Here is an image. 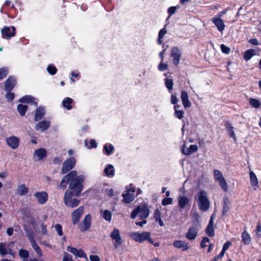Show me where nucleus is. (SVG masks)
I'll list each match as a JSON object with an SVG mask.
<instances>
[{
    "label": "nucleus",
    "mask_w": 261,
    "mask_h": 261,
    "mask_svg": "<svg viewBox=\"0 0 261 261\" xmlns=\"http://www.w3.org/2000/svg\"><path fill=\"white\" fill-rule=\"evenodd\" d=\"M84 180L83 175H77L76 171L73 170L65 175L62 179L60 187L62 189L66 187L68 183L69 184V188L74 196H79L83 189V182Z\"/></svg>",
    "instance_id": "obj_1"
},
{
    "label": "nucleus",
    "mask_w": 261,
    "mask_h": 261,
    "mask_svg": "<svg viewBox=\"0 0 261 261\" xmlns=\"http://www.w3.org/2000/svg\"><path fill=\"white\" fill-rule=\"evenodd\" d=\"M195 199L198 201L199 208L201 211L205 212L209 209L210 203L207 194L204 190H200L195 196Z\"/></svg>",
    "instance_id": "obj_2"
},
{
    "label": "nucleus",
    "mask_w": 261,
    "mask_h": 261,
    "mask_svg": "<svg viewBox=\"0 0 261 261\" xmlns=\"http://www.w3.org/2000/svg\"><path fill=\"white\" fill-rule=\"evenodd\" d=\"M149 214V210L148 205L144 203L142 205L138 206L134 209L131 213L130 217L132 219H134L138 215L141 219H146L147 218Z\"/></svg>",
    "instance_id": "obj_3"
},
{
    "label": "nucleus",
    "mask_w": 261,
    "mask_h": 261,
    "mask_svg": "<svg viewBox=\"0 0 261 261\" xmlns=\"http://www.w3.org/2000/svg\"><path fill=\"white\" fill-rule=\"evenodd\" d=\"M73 194L71 191L67 190L64 194V202L65 205L69 208H73L77 206L80 203V200L73 197Z\"/></svg>",
    "instance_id": "obj_4"
},
{
    "label": "nucleus",
    "mask_w": 261,
    "mask_h": 261,
    "mask_svg": "<svg viewBox=\"0 0 261 261\" xmlns=\"http://www.w3.org/2000/svg\"><path fill=\"white\" fill-rule=\"evenodd\" d=\"M130 237L134 241L139 243L147 241L149 243H153V239L150 237V233L148 231H143L141 233L134 232L130 234Z\"/></svg>",
    "instance_id": "obj_5"
},
{
    "label": "nucleus",
    "mask_w": 261,
    "mask_h": 261,
    "mask_svg": "<svg viewBox=\"0 0 261 261\" xmlns=\"http://www.w3.org/2000/svg\"><path fill=\"white\" fill-rule=\"evenodd\" d=\"M214 178L219 181L220 186L222 188L224 192L228 191V186L226 180L222 175V173L218 170H214Z\"/></svg>",
    "instance_id": "obj_6"
},
{
    "label": "nucleus",
    "mask_w": 261,
    "mask_h": 261,
    "mask_svg": "<svg viewBox=\"0 0 261 261\" xmlns=\"http://www.w3.org/2000/svg\"><path fill=\"white\" fill-rule=\"evenodd\" d=\"M84 212V207L81 206L71 213V220L73 224H76L79 222Z\"/></svg>",
    "instance_id": "obj_7"
},
{
    "label": "nucleus",
    "mask_w": 261,
    "mask_h": 261,
    "mask_svg": "<svg viewBox=\"0 0 261 261\" xmlns=\"http://www.w3.org/2000/svg\"><path fill=\"white\" fill-rule=\"evenodd\" d=\"M181 51L177 47H173L171 51V57L172 58L173 64L177 66L180 61V58L181 57Z\"/></svg>",
    "instance_id": "obj_8"
},
{
    "label": "nucleus",
    "mask_w": 261,
    "mask_h": 261,
    "mask_svg": "<svg viewBox=\"0 0 261 261\" xmlns=\"http://www.w3.org/2000/svg\"><path fill=\"white\" fill-rule=\"evenodd\" d=\"M76 160L75 159L71 158L66 160L63 165L61 170L62 174H65L68 171L72 169L75 166Z\"/></svg>",
    "instance_id": "obj_9"
},
{
    "label": "nucleus",
    "mask_w": 261,
    "mask_h": 261,
    "mask_svg": "<svg viewBox=\"0 0 261 261\" xmlns=\"http://www.w3.org/2000/svg\"><path fill=\"white\" fill-rule=\"evenodd\" d=\"M67 250L72 253L75 257L84 258L88 261V258L86 253L82 249H77L74 247L68 246L67 247Z\"/></svg>",
    "instance_id": "obj_10"
},
{
    "label": "nucleus",
    "mask_w": 261,
    "mask_h": 261,
    "mask_svg": "<svg viewBox=\"0 0 261 261\" xmlns=\"http://www.w3.org/2000/svg\"><path fill=\"white\" fill-rule=\"evenodd\" d=\"M34 197L38 203L43 204L46 202L48 199V194L45 191L37 192L34 194Z\"/></svg>",
    "instance_id": "obj_11"
},
{
    "label": "nucleus",
    "mask_w": 261,
    "mask_h": 261,
    "mask_svg": "<svg viewBox=\"0 0 261 261\" xmlns=\"http://www.w3.org/2000/svg\"><path fill=\"white\" fill-rule=\"evenodd\" d=\"M7 145L12 149L17 148L19 144V139L14 136H12L6 139Z\"/></svg>",
    "instance_id": "obj_12"
},
{
    "label": "nucleus",
    "mask_w": 261,
    "mask_h": 261,
    "mask_svg": "<svg viewBox=\"0 0 261 261\" xmlns=\"http://www.w3.org/2000/svg\"><path fill=\"white\" fill-rule=\"evenodd\" d=\"M46 154L47 152L45 149L42 148H39L34 152L33 158L35 161H41L46 157Z\"/></svg>",
    "instance_id": "obj_13"
},
{
    "label": "nucleus",
    "mask_w": 261,
    "mask_h": 261,
    "mask_svg": "<svg viewBox=\"0 0 261 261\" xmlns=\"http://www.w3.org/2000/svg\"><path fill=\"white\" fill-rule=\"evenodd\" d=\"M91 218L90 215H87L83 222L80 225V228L81 231H85L87 230L91 224Z\"/></svg>",
    "instance_id": "obj_14"
},
{
    "label": "nucleus",
    "mask_w": 261,
    "mask_h": 261,
    "mask_svg": "<svg viewBox=\"0 0 261 261\" xmlns=\"http://www.w3.org/2000/svg\"><path fill=\"white\" fill-rule=\"evenodd\" d=\"M180 98L185 108H190L191 106V102L189 100V95L186 91H181Z\"/></svg>",
    "instance_id": "obj_15"
},
{
    "label": "nucleus",
    "mask_w": 261,
    "mask_h": 261,
    "mask_svg": "<svg viewBox=\"0 0 261 261\" xmlns=\"http://www.w3.org/2000/svg\"><path fill=\"white\" fill-rule=\"evenodd\" d=\"M198 233V229L195 226H192L188 229L187 232L185 234V237L189 240H194Z\"/></svg>",
    "instance_id": "obj_16"
},
{
    "label": "nucleus",
    "mask_w": 261,
    "mask_h": 261,
    "mask_svg": "<svg viewBox=\"0 0 261 261\" xmlns=\"http://www.w3.org/2000/svg\"><path fill=\"white\" fill-rule=\"evenodd\" d=\"M122 197L123 199L121 202L125 204H129L135 200L136 196L134 193L126 192L125 193L122 194Z\"/></svg>",
    "instance_id": "obj_17"
},
{
    "label": "nucleus",
    "mask_w": 261,
    "mask_h": 261,
    "mask_svg": "<svg viewBox=\"0 0 261 261\" xmlns=\"http://www.w3.org/2000/svg\"><path fill=\"white\" fill-rule=\"evenodd\" d=\"M13 245V243H11L8 245H6L5 244L1 243L0 244V253L2 255H5L7 254H10L11 255H14L12 252L11 250L10 249V247Z\"/></svg>",
    "instance_id": "obj_18"
},
{
    "label": "nucleus",
    "mask_w": 261,
    "mask_h": 261,
    "mask_svg": "<svg viewBox=\"0 0 261 261\" xmlns=\"http://www.w3.org/2000/svg\"><path fill=\"white\" fill-rule=\"evenodd\" d=\"M29 240L31 244L32 248L36 252L38 256L41 257L43 255L42 251L33 238L31 236H29Z\"/></svg>",
    "instance_id": "obj_19"
},
{
    "label": "nucleus",
    "mask_w": 261,
    "mask_h": 261,
    "mask_svg": "<svg viewBox=\"0 0 261 261\" xmlns=\"http://www.w3.org/2000/svg\"><path fill=\"white\" fill-rule=\"evenodd\" d=\"M173 246L176 248H181L182 251H185L190 248L188 243L181 240H175L173 243Z\"/></svg>",
    "instance_id": "obj_20"
},
{
    "label": "nucleus",
    "mask_w": 261,
    "mask_h": 261,
    "mask_svg": "<svg viewBox=\"0 0 261 261\" xmlns=\"http://www.w3.org/2000/svg\"><path fill=\"white\" fill-rule=\"evenodd\" d=\"M230 202L227 197H224L222 201V216H224L227 214L230 210Z\"/></svg>",
    "instance_id": "obj_21"
},
{
    "label": "nucleus",
    "mask_w": 261,
    "mask_h": 261,
    "mask_svg": "<svg viewBox=\"0 0 261 261\" xmlns=\"http://www.w3.org/2000/svg\"><path fill=\"white\" fill-rule=\"evenodd\" d=\"M178 206L181 209L185 208L189 203V199L185 196H179L178 198Z\"/></svg>",
    "instance_id": "obj_22"
},
{
    "label": "nucleus",
    "mask_w": 261,
    "mask_h": 261,
    "mask_svg": "<svg viewBox=\"0 0 261 261\" xmlns=\"http://www.w3.org/2000/svg\"><path fill=\"white\" fill-rule=\"evenodd\" d=\"M16 84V80L14 77H9L5 83V89L6 91L11 90Z\"/></svg>",
    "instance_id": "obj_23"
},
{
    "label": "nucleus",
    "mask_w": 261,
    "mask_h": 261,
    "mask_svg": "<svg viewBox=\"0 0 261 261\" xmlns=\"http://www.w3.org/2000/svg\"><path fill=\"white\" fill-rule=\"evenodd\" d=\"M29 192V188L24 184H21L17 187L16 194L19 196H23Z\"/></svg>",
    "instance_id": "obj_24"
},
{
    "label": "nucleus",
    "mask_w": 261,
    "mask_h": 261,
    "mask_svg": "<svg viewBox=\"0 0 261 261\" xmlns=\"http://www.w3.org/2000/svg\"><path fill=\"white\" fill-rule=\"evenodd\" d=\"M212 21L217 27L220 32L223 31L225 25L223 20L221 18L215 17L212 19Z\"/></svg>",
    "instance_id": "obj_25"
},
{
    "label": "nucleus",
    "mask_w": 261,
    "mask_h": 261,
    "mask_svg": "<svg viewBox=\"0 0 261 261\" xmlns=\"http://www.w3.org/2000/svg\"><path fill=\"white\" fill-rule=\"evenodd\" d=\"M50 126V122L48 121H43L38 123L35 126L36 130L44 131L47 129Z\"/></svg>",
    "instance_id": "obj_26"
},
{
    "label": "nucleus",
    "mask_w": 261,
    "mask_h": 261,
    "mask_svg": "<svg viewBox=\"0 0 261 261\" xmlns=\"http://www.w3.org/2000/svg\"><path fill=\"white\" fill-rule=\"evenodd\" d=\"M198 150V147L196 145H191L190 147L187 148V151H185V146H183L182 148V153L185 155H190L193 152H195Z\"/></svg>",
    "instance_id": "obj_27"
},
{
    "label": "nucleus",
    "mask_w": 261,
    "mask_h": 261,
    "mask_svg": "<svg viewBox=\"0 0 261 261\" xmlns=\"http://www.w3.org/2000/svg\"><path fill=\"white\" fill-rule=\"evenodd\" d=\"M249 175L251 185L255 188L257 187L258 186V180L255 174L253 171H250Z\"/></svg>",
    "instance_id": "obj_28"
},
{
    "label": "nucleus",
    "mask_w": 261,
    "mask_h": 261,
    "mask_svg": "<svg viewBox=\"0 0 261 261\" xmlns=\"http://www.w3.org/2000/svg\"><path fill=\"white\" fill-rule=\"evenodd\" d=\"M242 240L245 245H249L251 243V237L250 234L246 230L242 232L241 234Z\"/></svg>",
    "instance_id": "obj_29"
},
{
    "label": "nucleus",
    "mask_w": 261,
    "mask_h": 261,
    "mask_svg": "<svg viewBox=\"0 0 261 261\" xmlns=\"http://www.w3.org/2000/svg\"><path fill=\"white\" fill-rule=\"evenodd\" d=\"M255 55V50L249 49L246 50L243 54V58L246 61H249L253 56Z\"/></svg>",
    "instance_id": "obj_30"
},
{
    "label": "nucleus",
    "mask_w": 261,
    "mask_h": 261,
    "mask_svg": "<svg viewBox=\"0 0 261 261\" xmlns=\"http://www.w3.org/2000/svg\"><path fill=\"white\" fill-rule=\"evenodd\" d=\"M45 114L44 110L42 107H39L36 112L35 115V120L38 121L40 120Z\"/></svg>",
    "instance_id": "obj_31"
},
{
    "label": "nucleus",
    "mask_w": 261,
    "mask_h": 261,
    "mask_svg": "<svg viewBox=\"0 0 261 261\" xmlns=\"http://www.w3.org/2000/svg\"><path fill=\"white\" fill-rule=\"evenodd\" d=\"M248 101L250 105L255 109H258L261 106L260 101L256 98L250 97L248 99Z\"/></svg>",
    "instance_id": "obj_32"
},
{
    "label": "nucleus",
    "mask_w": 261,
    "mask_h": 261,
    "mask_svg": "<svg viewBox=\"0 0 261 261\" xmlns=\"http://www.w3.org/2000/svg\"><path fill=\"white\" fill-rule=\"evenodd\" d=\"M73 100L71 98L66 97L63 100L62 105L67 110H70L72 108L71 104Z\"/></svg>",
    "instance_id": "obj_33"
},
{
    "label": "nucleus",
    "mask_w": 261,
    "mask_h": 261,
    "mask_svg": "<svg viewBox=\"0 0 261 261\" xmlns=\"http://www.w3.org/2000/svg\"><path fill=\"white\" fill-rule=\"evenodd\" d=\"M105 174L109 177H112L114 175V167L112 165H107L104 170Z\"/></svg>",
    "instance_id": "obj_34"
},
{
    "label": "nucleus",
    "mask_w": 261,
    "mask_h": 261,
    "mask_svg": "<svg viewBox=\"0 0 261 261\" xmlns=\"http://www.w3.org/2000/svg\"><path fill=\"white\" fill-rule=\"evenodd\" d=\"M102 217L106 220L110 221L112 219V213L108 210L101 211L100 212Z\"/></svg>",
    "instance_id": "obj_35"
},
{
    "label": "nucleus",
    "mask_w": 261,
    "mask_h": 261,
    "mask_svg": "<svg viewBox=\"0 0 261 261\" xmlns=\"http://www.w3.org/2000/svg\"><path fill=\"white\" fill-rule=\"evenodd\" d=\"M205 232L208 237H214L215 236V228L214 226L207 225L205 229Z\"/></svg>",
    "instance_id": "obj_36"
},
{
    "label": "nucleus",
    "mask_w": 261,
    "mask_h": 261,
    "mask_svg": "<svg viewBox=\"0 0 261 261\" xmlns=\"http://www.w3.org/2000/svg\"><path fill=\"white\" fill-rule=\"evenodd\" d=\"M28 107L26 105L19 104L17 106V110L20 115L22 116L24 115Z\"/></svg>",
    "instance_id": "obj_37"
},
{
    "label": "nucleus",
    "mask_w": 261,
    "mask_h": 261,
    "mask_svg": "<svg viewBox=\"0 0 261 261\" xmlns=\"http://www.w3.org/2000/svg\"><path fill=\"white\" fill-rule=\"evenodd\" d=\"M34 98L29 95L24 96L19 99V101L23 103H29L33 102Z\"/></svg>",
    "instance_id": "obj_38"
},
{
    "label": "nucleus",
    "mask_w": 261,
    "mask_h": 261,
    "mask_svg": "<svg viewBox=\"0 0 261 261\" xmlns=\"http://www.w3.org/2000/svg\"><path fill=\"white\" fill-rule=\"evenodd\" d=\"M123 241L120 236L119 230L115 229V247L116 246V245H121Z\"/></svg>",
    "instance_id": "obj_39"
},
{
    "label": "nucleus",
    "mask_w": 261,
    "mask_h": 261,
    "mask_svg": "<svg viewBox=\"0 0 261 261\" xmlns=\"http://www.w3.org/2000/svg\"><path fill=\"white\" fill-rule=\"evenodd\" d=\"M166 88L169 90H172L173 89V82L171 79L166 78L164 80Z\"/></svg>",
    "instance_id": "obj_40"
},
{
    "label": "nucleus",
    "mask_w": 261,
    "mask_h": 261,
    "mask_svg": "<svg viewBox=\"0 0 261 261\" xmlns=\"http://www.w3.org/2000/svg\"><path fill=\"white\" fill-rule=\"evenodd\" d=\"M113 149V146L112 145L107 144L104 146L103 151L106 154L109 155L112 152Z\"/></svg>",
    "instance_id": "obj_41"
},
{
    "label": "nucleus",
    "mask_w": 261,
    "mask_h": 261,
    "mask_svg": "<svg viewBox=\"0 0 261 261\" xmlns=\"http://www.w3.org/2000/svg\"><path fill=\"white\" fill-rule=\"evenodd\" d=\"M15 30L14 27H5L1 30V33H14Z\"/></svg>",
    "instance_id": "obj_42"
},
{
    "label": "nucleus",
    "mask_w": 261,
    "mask_h": 261,
    "mask_svg": "<svg viewBox=\"0 0 261 261\" xmlns=\"http://www.w3.org/2000/svg\"><path fill=\"white\" fill-rule=\"evenodd\" d=\"M179 8V6H178L170 7L167 10V13L169 15V17H170L171 15L174 14L176 12L177 9Z\"/></svg>",
    "instance_id": "obj_43"
},
{
    "label": "nucleus",
    "mask_w": 261,
    "mask_h": 261,
    "mask_svg": "<svg viewBox=\"0 0 261 261\" xmlns=\"http://www.w3.org/2000/svg\"><path fill=\"white\" fill-rule=\"evenodd\" d=\"M255 231L256 236L258 238H261V223L260 221L257 223Z\"/></svg>",
    "instance_id": "obj_44"
},
{
    "label": "nucleus",
    "mask_w": 261,
    "mask_h": 261,
    "mask_svg": "<svg viewBox=\"0 0 261 261\" xmlns=\"http://www.w3.org/2000/svg\"><path fill=\"white\" fill-rule=\"evenodd\" d=\"M224 126L227 131L230 133L233 131V127L229 121H226L224 122Z\"/></svg>",
    "instance_id": "obj_45"
},
{
    "label": "nucleus",
    "mask_w": 261,
    "mask_h": 261,
    "mask_svg": "<svg viewBox=\"0 0 261 261\" xmlns=\"http://www.w3.org/2000/svg\"><path fill=\"white\" fill-rule=\"evenodd\" d=\"M8 73V69L7 68H2L0 69V80L4 79Z\"/></svg>",
    "instance_id": "obj_46"
},
{
    "label": "nucleus",
    "mask_w": 261,
    "mask_h": 261,
    "mask_svg": "<svg viewBox=\"0 0 261 261\" xmlns=\"http://www.w3.org/2000/svg\"><path fill=\"white\" fill-rule=\"evenodd\" d=\"M125 189L126 192L128 193L134 194L136 191V187L133 184H130L128 186H126Z\"/></svg>",
    "instance_id": "obj_47"
},
{
    "label": "nucleus",
    "mask_w": 261,
    "mask_h": 261,
    "mask_svg": "<svg viewBox=\"0 0 261 261\" xmlns=\"http://www.w3.org/2000/svg\"><path fill=\"white\" fill-rule=\"evenodd\" d=\"M47 71L51 75L55 74L57 72L56 67L53 65H49L47 67Z\"/></svg>",
    "instance_id": "obj_48"
},
{
    "label": "nucleus",
    "mask_w": 261,
    "mask_h": 261,
    "mask_svg": "<svg viewBox=\"0 0 261 261\" xmlns=\"http://www.w3.org/2000/svg\"><path fill=\"white\" fill-rule=\"evenodd\" d=\"M19 255L21 257L23 258V259H28L29 252L26 250L20 249L19 251Z\"/></svg>",
    "instance_id": "obj_49"
},
{
    "label": "nucleus",
    "mask_w": 261,
    "mask_h": 261,
    "mask_svg": "<svg viewBox=\"0 0 261 261\" xmlns=\"http://www.w3.org/2000/svg\"><path fill=\"white\" fill-rule=\"evenodd\" d=\"M184 112L182 110H175L174 116L179 119H181L184 117Z\"/></svg>",
    "instance_id": "obj_50"
},
{
    "label": "nucleus",
    "mask_w": 261,
    "mask_h": 261,
    "mask_svg": "<svg viewBox=\"0 0 261 261\" xmlns=\"http://www.w3.org/2000/svg\"><path fill=\"white\" fill-rule=\"evenodd\" d=\"M172 198H165L162 200V204L164 206H166L167 205H169L172 204Z\"/></svg>",
    "instance_id": "obj_51"
},
{
    "label": "nucleus",
    "mask_w": 261,
    "mask_h": 261,
    "mask_svg": "<svg viewBox=\"0 0 261 261\" xmlns=\"http://www.w3.org/2000/svg\"><path fill=\"white\" fill-rule=\"evenodd\" d=\"M210 240L208 238H207V237H204L202 238L201 242H200V247L202 249L205 248V247L206 246L205 243H208L210 242Z\"/></svg>",
    "instance_id": "obj_52"
},
{
    "label": "nucleus",
    "mask_w": 261,
    "mask_h": 261,
    "mask_svg": "<svg viewBox=\"0 0 261 261\" xmlns=\"http://www.w3.org/2000/svg\"><path fill=\"white\" fill-rule=\"evenodd\" d=\"M168 68V65L166 63L161 62L159 64L158 66V69L161 71H163L166 70Z\"/></svg>",
    "instance_id": "obj_53"
},
{
    "label": "nucleus",
    "mask_w": 261,
    "mask_h": 261,
    "mask_svg": "<svg viewBox=\"0 0 261 261\" xmlns=\"http://www.w3.org/2000/svg\"><path fill=\"white\" fill-rule=\"evenodd\" d=\"M220 48L222 53L225 54H228L230 51V49L228 46H226L224 44H221Z\"/></svg>",
    "instance_id": "obj_54"
},
{
    "label": "nucleus",
    "mask_w": 261,
    "mask_h": 261,
    "mask_svg": "<svg viewBox=\"0 0 261 261\" xmlns=\"http://www.w3.org/2000/svg\"><path fill=\"white\" fill-rule=\"evenodd\" d=\"M153 217L157 222V220H160L161 218V212L159 209H156L153 214Z\"/></svg>",
    "instance_id": "obj_55"
},
{
    "label": "nucleus",
    "mask_w": 261,
    "mask_h": 261,
    "mask_svg": "<svg viewBox=\"0 0 261 261\" xmlns=\"http://www.w3.org/2000/svg\"><path fill=\"white\" fill-rule=\"evenodd\" d=\"M55 228L56 230L57 231L58 234L60 236H62L63 235V232H62V227L61 225L60 224H56L55 226Z\"/></svg>",
    "instance_id": "obj_56"
},
{
    "label": "nucleus",
    "mask_w": 261,
    "mask_h": 261,
    "mask_svg": "<svg viewBox=\"0 0 261 261\" xmlns=\"http://www.w3.org/2000/svg\"><path fill=\"white\" fill-rule=\"evenodd\" d=\"M15 34H2V37L4 39L9 40L14 37Z\"/></svg>",
    "instance_id": "obj_57"
},
{
    "label": "nucleus",
    "mask_w": 261,
    "mask_h": 261,
    "mask_svg": "<svg viewBox=\"0 0 261 261\" xmlns=\"http://www.w3.org/2000/svg\"><path fill=\"white\" fill-rule=\"evenodd\" d=\"M231 245V242L230 241H227L223 246V248L222 250L224 252L229 248V247Z\"/></svg>",
    "instance_id": "obj_58"
},
{
    "label": "nucleus",
    "mask_w": 261,
    "mask_h": 261,
    "mask_svg": "<svg viewBox=\"0 0 261 261\" xmlns=\"http://www.w3.org/2000/svg\"><path fill=\"white\" fill-rule=\"evenodd\" d=\"M63 261H73L71 255L67 253L64 254Z\"/></svg>",
    "instance_id": "obj_59"
},
{
    "label": "nucleus",
    "mask_w": 261,
    "mask_h": 261,
    "mask_svg": "<svg viewBox=\"0 0 261 261\" xmlns=\"http://www.w3.org/2000/svg\"><path fill=\"white\" fill-rule=\"evenodd\" d=\"M6 98L7 99V100L9 101L12 100L14 98V94L13 93H8L6 95Z\"/></svg>",
    "instance_id": "obj_60"
},
{
    "label": "nucleus",
    "mask_w": 261,
    "mask_h": 261,
    "mask_svg": "<svg viewBox=\"0 0 261 261\" xmlns=\"http://www.w3.org/2000/svg\"><path fill=\"white\" fill-rule=\"evenodd\" d=\"M89 258L91 261H100V258L97 255H91Z\"/></svg>",
    "instance_id": "obj_61"
},
{
    "label": "nucleus",
    "mask_w": 261,
    "mask_h": 261,
    "mask_svg": "<svg viewBox=\"0 0 261 261\" xmlns=\"http://www.w3.org/2000/svg\"><path fill=\"white\" fill-rule=\"evenodd\" d=\"M165 34H159V37L158 39V43L159 44H161L163 43L162 38H164Z\"/></svg>",
    "instance_id": "obj_62"
},
{
    "label": "nucleus",
    "mask_w": 261,
    "mask_h": 261,
    "mask_svg": "<svg viewBox=\"0 0 261 261\" xmlns=\"http://www.w3.org/2000/svg\"><path fill=\"white\" fill-rule=\"evenodd\" d=\"M89 143L90 145V148H95L97 147V144L95 140H90Z\"/></svg>",
    "instance_id": "obj_63"
},
{
    "label": "nucleus",
    "mask_w": 261,
    "mask_h": 261,
    "mask_svg": "<svg viewBox=\"0 0 261 261\" xmlns=\"http://www.w3.org/2000/svg\"><path fill=\"white\" fill-rule=\"evenodd\" d=\"M171 103L173 105H175L178 101L177 98L176 96L172 95L171 97Z\"/></svg>",
    "instance_id": "obj_64"
}]
</instances>
